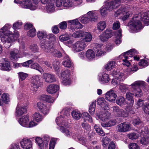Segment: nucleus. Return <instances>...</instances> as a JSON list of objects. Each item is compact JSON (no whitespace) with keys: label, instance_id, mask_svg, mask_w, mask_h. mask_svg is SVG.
<instances>
[{"label":"nucleus","instance_id":"nucleus-4","mask_svg":"<svg viewBox=\"0 0 149 149\" xmlns=\"http://www.w3.org/2000/svg\"><path fill=\"white\" fill-rule=\"evenodd\" d=\"M41 0H33L32 2L28 0L25 1H17L16 0H14V2L16 3H19L21 5L23 8H29L31 10H34L37 7L38 2Z\"/></svg>","mask_w":149,"mask_h":149},{"label":"nucleus","instance_id":"nucleus-32","mask_svg":"<svg viewBox=\"0 0 149 149\" xmlns=\"http://www.w3.org/2000/svg\"><path fill=\"white\" fill-rule=\"evenodd\" d=\"M58 125L60 126V131L64 133L65 135L68 137H70L72 134V132H70L68 129L65 128L63 126V125L59 124Z\"/></svg>","mask_w":149,"mask_h":149},{"label":"nucleus","instance_id":"nucleus-21","mask_svg":"<svg viewBox=\"0 0 149 149\" xmlns=\"http://www.w3.org/2000/svg\"><path fill=\"white\" fill-rule=\"evenodd\" d=\"M22 147L24 149H29L32 147V143L30 139L26 138L23 139L20 142Z\"/></svg>","mask_w":149,"mask_h":149},{"label":"nucleus","instance_id":"nucleus-51","mask_svg":"<svg viewBox=\"0 0 149 149\" xmlns=\"http://www.w3.org/2000/svg\"><path fill=\"white\" fill-rule=\"evenodd\" d=\"M97 102L98 105L101 107H105L107 105L106 102L103 97H101L98 99L97 100Z\"/></svg>","mask_w":149,"mask_h":149},{"label":"nucleus","instance_id":"nucleus-28","mask_svg":"<svg viewBox=\"0 0 149 149\" xmlns=\"http://www.w3.org/2000/svg\"><path fill=\"white\" fill-rule=\"evenodd\" d=\"M141 20L146 25H149V12L143 13L141 15Z\"/></svg>","mask_w":149,"mask_h":149},{"label":"nucleus","instance_id":"nucleus-29","mask_svg":"<svg viewBox=\"0 0 149 149\" xmlns=\"http://www.w3.org/2000/svg\"><path fill=\"white\" fill-rule=\"evenodd\" d=\"M86 56L87 59L89 60H93L95 56L94 52L91 49H89L86 51Z\"/></svg>","mask_w":149,"mask_h":149},{"label":"nucleus","instance_id":"nucleus-36","mask_svg":"<svg viewBox=\"0 0 149 149\" xmlns=\"http://www.w3.org/2000/svg\"><path fill=\"white\" fill-rule=\"evenodd\" d=\"M133 95H134L133 93H131L130 92H127L126 95V98L129 101V102L127 103H129L130 106L133 105L134 102L133 99Z\"/></svg>","mask_w":149,"mask_h":149},{"label":"nucleus","instance_id":"nucleus-26","mask_svg":"<svg viewBox=\"0 0 149 149\" xmlns=\"http://www.w3.org/2000/svg\"><path fill=\"white\" fill-rule=\"evenodd\" d=\"M1 94V92L0 91V95ZM1 99H0V105L2 106L3 104V102L6 103L10 101L9 95L7 93H3L1 96Z\"/></svg>","mask_w":149,"mask_h":149},{"label":"nucleus","instance_id":"nucleus-44","mask_svg":"<svg viewBox=\"0 0 149 149\" xmlns=\"http://www.w3.org/2000/svg\"><path fill=\"white\" fill-rule=\"evenodd\" d=\"M33 118L36 121L39 122L42 120L43 117L39 113H36L33 114Z\"/></svg>","mask_w":149,"mask_h":149},{"label":"nucleus","instance_id":"nucleus-8","mask_svg":"<svg viewBox=\"0 0 149 149\" xmlns=\"http://www.w3.org/2000/svg\"><path fill=\"white\" fill-rule=\"evenodd\" d=\"M61 113H63L65 116L63 117L62 115H60L59 117H57L56 119V122L58 125V124H60L63 125L65 126L67 124V120L65 116H69V112L68 110L63 109L61 112Z\"/></svg>","mask_w":149,"mask_h":149},{"label":"nucleus","instance_id":"nucleus-6","mask_svg":"<svg viewBox=\"0 0 149 149\" xmlns=\"http://www.w3.org/2000/svg\"><path fill=\"white\" fill-rule=\"evenodd\" d=\"M40 79L41 77L38 75L32 77L31 89L33 92L37 91L38 88L42 85V83L40 81Z\"/></svg>","mask_w":149,"mask_h":149},{"label":"nucleus","instance_id":"nucleus-5","mask_svg":"<svg viewBox=\"0 0 149 149\" xmlns=\"http://www.w3.org/2000/svg\"><path fill=\"white\" fill-rule=\"evenodd\" d=\"M137 54V51L134 49H132L127 51L119 56L120 58H122L123 63V64L126 65L127 67L129 66L130 63L129 62L130 60H129L130 57H132L136 54Z\"/></svg>","mask_w":149,"mask_h":149},{"label":"nucleus","instance_id":"nucleus-3","mask_svg":"<svg viewBox=\"0 0 149 149\" xmlns=\"http://www.w3.org/2000/svg\"><path fill=\"white\" fill-rule=\"evenodd\" d=\"M140 18V16L135 15L132 18L131 21L129 22L130 29L132 33L139 32L142 29L143 27L139 19Z\"/></svg>","mask_w":149,"mask_h":149},{"label":"nucleus","instance_id":"nucleus-46","mask_svg":"<svg viewBox=\"0 0 149 149\" xmlns=\"http://www.w3.org/2000/svg\"><path fill=\"white\" fill-rule=\"evenodd\" d=\"M125 100L124 97L122 96L119 97L117 98L116 100L117 104L121 106L123 105Z\"/></svg>","mask_w":149,"mask_h":149},{"label":"nucleus","instance_id":"nucleus-48","mask_svg":"<svg viewBox=\"0 0 149 149\" xmlns=\"http://www.w3.org/2000/svg\"><path fill=\"white\" fill-rule=\"evenodd\" d=\"M80 21L83 23L86 24L88 22L90 21V19L87 14L85 15L82 16L81 18Z\"/></svg>","mask_w":149,"mask_h":149},{"label":"nucleus","instance_id":"nucleus-11","mask_svg":"<svg viewBox=\"0 0 149 149\" xmlns=\"http://www.w3.org/2000/svg\"><path fill=\"white\" fill-rule=\"evenodd\" d=\"M86 46L84 41H78L73 45L72 50L74 52H79L84 50Z\"/></svg>","mask_w":149,"mask_h":149},{"label":"nucleus","instance_id":"nucleus-37","mask_svg":"<svg viewBox=\"0 0 149 149\" xmlns=\"http://www.w3.org/2000/svg\"><path fill=\"white\" fill-rule=\"evenodd\" d=\"M116 65V63L115 61H111L106 65L105 69L108 71L110 70L115 68Z\"/></svg>","mask_w":149,"mask_h":149},{"label":"nucleus","instance_id":"nucleus-52","mask_svg":"<svg viewBox=\"0 0 149 149\" xmlns=\"http://www.w3.org/2000/svg\"><path fill=\"white\" fill-rule=\"evenodd\" d=\"M128 87L127 85L124 84H120L119 89L122 93L125 92L128 90Z\"/></svg>","mask_w":149,"mask_h":149},{"label":"nucleus","instance_id":"nucleus-25","mask_svg":"<svg viewBox=\"0 0 149 149\" xmlns=\"http://www.w3.org/2000/svg\"><path fill=\"white\" fill-rule=\"evenodd\" d=\"M59 89V86L57 85L51 84L47 88V91L49 93H56Z\"/></svg>","mask_w":149,"mask_h":149},{"label":"nucleus","instance_id":"nucleus-13","mask_svg":"<svg viewBox=\"0 0 149 149\" xmlns=\"http://www.w3.org/2000/svg\"><path fill=\"white\" fill-rule=\"evenodd\" d=\"M68 22L70 26V29L72 31L75 29H78L83 27L82 25L77 19L69 20L68 21Z\"/></svg>","mask_w":149,"mask_h":149},{"label":"nucleus","instance_id":"nucleus-64","mask_svg":"<svg viewBox=\"0 0 149 149\" xmlns=\"http://www.w3.org/2000/svg\"><path fill=\"white\" fill-rule=\"evenodd\" d=\"M130 149H139V148L138 145L134 143H130L128 146Z\"/></svg>","mask_w":149,"mask_h":149},{"label":"nucleus","instance_id":"nucleus-16","mask_svg":"<svg viewBox=\"0 0 149 149\" xmlns=\"http://www.w3.org/2000/svg\"><path fill=\"white\" fill-rule=\"evenodd\" d=\"M117 95L115 92L112 89L108 91L105 95V99L110 102L115 101Z\"/></svg>","mask_w":149,"mask_h":149},{"label":"nucleus","instance_id":"nucleus-1","mask_svg":"<svg viewBox=\"0 0 149 149\" xmlns=\"http://www.w3.org/2000/svg\"><path fill=\"white\" fill-rule=\"evenodd\" d=\"M7 28L5 29V30H3L0 32V38L4 46L6 48H9L12 42L17 40L19 36V34L17 31H15L14 35L10 34V33L6 31Z\"/></svg>","mask_w":149,"mask_h":149},{"label":"nucleus","instance_id":"nucleus-27","mask_svg":"<svg viewBox=\"0 0 149 149\" xmlns=\"http://www.w3.org/2000/svg\"><path fill=\"white\" fill-rule=\"evenodd\" d=\"M64 60L63 62V65L65 67L70 68L72 66L73 63L70 61L68 56L66 55L64 57Z\"/></svg>","mask_w":149,"mask_h":149},{"label":"nucleus","instance_id":"nucleus-61","mask_svg":"<svg viewBox=\"0 0 149 149\" xmlns=\"http://www.w3.org/2000/svg\"><path fill=\"white\" fill-rule=\"evenodd\" d=\"M70 70L68 69L63 70L61 72V76L63 77H68V75L70 74Z\"/></svg>","mask_w":149,"mask_h":149},{"label":"nucleus","instance_id":"nucleus-62","mask_svg":"<svg viewBox=\"0 0 149 149\" xmlns=\"http://www.w3.org/2000/svg\"><path fill=\"white\" fill-rule=\"evenodd\" d=\"M62 83L64 85H67L70 84V80L68 77H63V79Z\"/></svg>","mask_w":149,"mask_h":149},{"label":"nucleus","instance_id":"nucleus-40","mask_svg":"<svg viewBox=\"0 0 149 149\" xmlns=\"http://www.w3.org/2000/svg\"><path fill=\"white\" fill-rule=\"evenodd\" d=\"M82 117L84 121H88L90 123L93 122L91 117L87 112H84L82 113Z\"/></svg>","mask_w":149,"mask_h":149},{"label":"nucleus","instance_id":"nucleus-43","mask_svg":"<svg viewBox=\"0 0 149 149\" xmlns=\"http://www.w3.org/2000/svg\"><path fill=\"white\" fill-rule=\"evenodd\" d=\"M95 107L96 102L95 101L91 102L89 108V111L91 115H93L94 114Z\"/></svg>","mask_w":149,"mask_h":149},{"label":"nucleus","instance_id":"nucleus-22","mask_svg":"<svg viewBox=\"0 0 149 149\" xmlns=\"http://www.w3.org/2000/svg\"><path fill=\"white\" fill-rule=\"evenodd\" d=\"M40 45L41 48L46 52H50V49L53 47V43L48 42L46 41L41 43Z\"/></svg>","mask_w":149,"mask_h":149},{"label":"nucleus","instance_id":"nucleus-35","mask_svg":"<svg viewBox=\"0 0 149 149\" xmlns=\"http://www.w3.org/2000/svg\"><path fill=\"white\" fill-rule=\"evenodd\" d=\"M50 52L52 55L54 57L61 58L62 56V55L60 52L55 49L53 47L50 49Z\"/></svg>","mask_w":149,"mask_h":149},{"label":"nucleus","instance_id":"nucleus-15","mask_svg":"<svg viewBox=\"0 0 149 149\" xmlns=\"http://www.w3.org/2000/svg\"><path fill=\"white\" fill-rule=\"evenodd\" d=\"M103 46L102 45L98 43H96L95 44L93 49L95 52L96 56H100L105 54L106 52L103 50Z\"/></svg>","mask_w":149,"mask_h":149},{"label":"nucleus","instance_id":"nucleus-9","mask_svg":"<svg viewBox=\"0 0 149 149\" xmlns=\"http://www.w3.org/2000/svg\"><path fill=\"white\" fill-rule=\"evenodd\" d=\"M112 109L113 113L116 117L126 118L129 116V113L127 111L120 109L117 106L113 107Z\"/></svg>","mask_w":149,"mask_h":149},{"label":"nucleus","instance_id":"nucleus-50","mask_svg":"<svg viewBox=\"0 0 149 149\" xmlns=\"http://www.w3.org/2000/svg\"><path fill=\"white\" fill-rule=\"evenodd\" d=\"M127 136L130 139L132 140L136 139L139 136L138 134L134 132L127 134Z\"/></svg>","mask_w":149,"mask_h":149},{"label":"nucleus","instance_id":"nucleus-30","mask_svg":"<svg viewBox=\"0 0 149 149\" xmlns=\"http://www.w3.org/2000/svg\"><path fill=\"white\" fill-rule=\"evenodd\" d=\"M90 21H96L97 19V15L95 11H91L87 13Z\"/></svg>","mask_w":149,"mask_h":149},{"label":"nucleus","instance_id":"nucleus-58","mask_svg":"<svg viewBox=\"0 0 149 149\" xmlns=\"http://www.w3.org/2000/svg\"><path fill=\"white\" fill-rule=\"evenodd\" d=\"M18 76L19 81H22L28 76V74L26 73L20 72L18 73Z\"/></svg>","mask_w":149,"mask_h":149},{"label":"nucleus","instance_id":"nucleus-54","mask_svg":"<svg viewBox=\"0 0 149 149\" xmlns=\"http://www.w3.org/2000/svg\"><path fill=\"white\" fill-rule=\"evenodd\" d=\"M60 63L58 61H54L53 63V65L54 68L57 74H58L59 72L60 68L58 66L59 64Z\"/></svg>","mask_w":149,"mask_h":149},{"label":"nucleus","instance_id":"nucleus-10","mask_svg":"<svg viewBox=\"0 0 149 149\" xmlns=\"http://www.w3.org/2000/svg\"><path fill=\"white\" fill-rule=\"evenodd\" d=\"M121 3L120 0H108L104 6L107 10H112L117 8Z\"/></svg>","mask_w":149,"mask_h":149},{"label":"nucleus","instance_id":"nucleus-38","mask_svg":"<svg viewBox=\"0 0 149 149\" xmlns=\"http://www.w3.org/2000/svg\"><path fill=\"white\" fill-rule=\"evenodd\" d=\"M41 99L49 102H53L55 100L54 98L52 97L49 95H42Z\"/></svg>","mask_w":149,"mask_h":149},{"label":"nucleus","instance_id":"nucleus-57","mask_svg":"<svg viewBox=\"0 0 149 149\" xmlns=\"http://www.w3.org/2000/svg\"><path fill=\"white\" fill-rule=\"evenodd\" d=\"M110 141V139L106 136L102 138V145L104 147H106Z\"/></svg>","mask_w":149,"mask_h":149},{"label":"nucleus","instance_id":"nucleus-34","mask_svg":"<svg viewBox=\"0 0 149 149\" xmlns=\"http://www.w3.org/2000/svg\"><path fill=\"white\" fill-rule=\"evenodd\" d=\"M82 38L86 42H90L92 38V36L89 32L83 31Z\"/></svg>","mask_w":149,"mask_h":149},{"label":"nucleus","instance_id":"nucleus-45","mask_svg":"<svg viewBox=\"0 0 149 149\" xmlns=\"http://www.w3.org/2000/svg\"><path fill=\"white\" fill-rule=\"evenodd\" d=\"M47 12L49 13H52L54 12L55 7L54 4L53 3H50L46 6Z\"/></svg>","mask_w":149,"mask_h":149},{"label":"nucleus","instance_id":"nucleus-41","mask_svg":"<svg viewBox=\"0 0 149 149\" xmlns=\"http://www.w3.org/2000/svg\"><path fill=\"white\" fill-rule=\"evenodd\" d=\"M56 36L53 34H50L47 35L46 41L48 42L52 43L56 40Z\"/></svg>","mask_w":149,"mask_h":149},{"label":"nucleus","instance_id":"nucleus-18","mask_svg":"<svg viewBox=\"0 0 149 149\" xmlns=\"http://www.w3.org/2000/svg\"><path fill=\"white\" fill-rule=\"evenodd\" d=\"M130 125L125 123H121L117 126V131L120 132H125L130 130Z\"/></svg>","mask_w":149,"mask_h":149},{"label":"nucleus","instance_id":"nucleus-7","mask_svg":"<svg viewBox=\"0 0 149 149\" xmlns=\"http://www.w3.org/2000/svg\"><path fill=\"white\" fill-rule=\"evenodd\" d=\"M19 51L15 49H14L13 50L11 51L10 52V55L12 58L14 59H16L17 58V55L18 53L23 52V54L25 56H27L28 55V54L26 52H24V51H26V49L25 48V44L23 42L21 43L19 47Z\"/></svg>","mask_w":149,"mask_h":149},{"label":"nucleus","instance_id":"nucleus-20","mask_svg":"<svg viewBox=\"0 0 149 149\" xmlns=\"http://www.w3.org/2000/svg\"><path fill=\"white\" fill-rule=\"evenodd\" d=\"M38 108L43 114L46 115L49 112V106L45 105L43 103L40 102L37 104Z\"/></svg>","mask_w":149,"mask_h":149},{"label":"nucleus","instance_id":"nucleus-53","mask_svg":"<svg viewBox=\"0 0 149 149\" xmlns=\"http://www.w3.org/2000/svg\"><path fill=\"white\" fill-rule=\"evenodd\" d=\"M149 64V60H146L145 59H142L140 61L139 63V65L140 66L146 67L148 66Z\"/></svg>","mask_w":149,"mask_h":149},{"label":"nucleus","instance_id":"nucleus-63","mask_svg":"<svg viewBox=\"0 0 149 149\" xmlns=\"http://www.w3.org/2000/svg\"><path fill=\"white\" fill-rule=\"evenodd\" d=\"M72 3L69 0H65L63 2V6L66 7H69L72 6Z\"/></svg>","mask_w":149,"mask_h":149},{"label":"nucleus","instance_id":"nucleus-56","mask_svg":"<svg viewBox=\"0 0 149 149\" xmlns=\"http://www.w3.org/2000/svg\"><path fill=\"white\" fill-rule=\"evenodd\" d=\"M83 31H78L74 32L72 35V36L75 38H79L81 37H82L83 33Z\"/></svg>","mask_w":149,"mask_h":149},{"label":"nucleus","instance_id":"nucleus-47","mask_svg":"<svg viewBox=\"0 0 149 149\" xmlns=\"http://www.w3.org/2000/svg\"><path fill=\"white\" fill-rule=\"evenodd\" d=\"M47 35L46 32L42 31H38L37 34L38 38L40 40L46 38Z\"/></svg>","mask_w":149,"mask_h":149},{"label":"nucleus","instance_id":"nucleus-55","mask_svg":"<svg viewBox=\"0 0 149 149\" xmlns=\"http://www.w3.org/2000/svg\"><path fill=\"white\" fill-rule=\"evenodd\" d=\"M102 34L108 39L111 38L113 35L111 31L108 29H107Z\"/></svg>","mask_w":149,"mask_h":149},{"label":"nucleus","instance_id":"nucleus-2","mask_svg":"<svg viewBox=\"0 0 149 149\" xmlns=\"http://www.w3.org/2000/svg\"><path fill=\"white\" fill-rule=\"evenodd\" d=\"M146 85V83L143 81H136L130 85L132 88L131 91L135 97H141L143 95V93L140 87H145Z\"/></svg>","mask_w":149,"mask_h":149},{"label":"nucleus","instance_id":"nucleus-60","mask_svg":"<svg viewBox=\"0 0 149 149\" xmlns=\"http://www.w3.org/2000/svg\"><path fill=\"white\" fill-rule=\"evenodd\" d=\"M36 34V31L35 28H32L27 32V35L29 36L33 37Z\"/></svg>","mask_w":149,"mask_h":149},{"label":"nucleus","instance_id":"nucleus-33","mask_svg":"<svg viewBox=\"0 0 149 149\" xmlns=\"http://www.w3.org/2000/svg\"><path fill=\"white\" fill-rule=\"evenodd\" d=\"M121 30H119L116 31L115 33V35L116 38L115 41V42L117 45L120 44L121 42Z\"/></svg>","mask_w":149,"mask_h":149},{"label":"nucleus","instance_id":"nucleus-23","mask_svg":"<svg viewBox=\"0 0 149 149\" xmlns=\"http://www.w3.org/2000/svg\"><path fill=\"white\" fill-rule=\"evenodd\" d=\"M43 76L46 82L50 83L56 81L55 75L54 74L46 73L43 74Z\"/></svg>","mask_w":149,"mask_h":149},{"label":"nucleus","instance_id":"nucleus-42","mask_svg":"<svg viewBox=\"0 0 149 149\" xmlns=\"http://www.w3.org/2000/svg\"><path fill=\"white\" fill-rule=\"evenodd\" d=\"M106 26V22L104 21H100L97 24V28L99 31H102L105 29Z\"/></svg>","mask_w":149,"mask_h":149},{"label":"nucleus","instance_id":"nucleus-59","mask_svg":"<svg viewBox=\"0 0 149 149\" xmlns=\"http://www.w3.org/2000/svg\"><path fill=\"white\" fill-rule=\"evenodd\" d=\"M30 67L35 69H36L40 72L42 71V70L41 68L37 63H34L31 65Z\"/></svg>","mask_w":149,"mask_h":149},{"label":"nucleus","instance_id":"nucleus-19","mask_svg":"<svg viewBox=\"0 0 149 149\" xmlns=\"http://www.w3.org/2000/svg\"><path fill=\"white\" fill-rule=\"evenodd\" d=\"M97 116L99 118L104 121L109 118L110 113L109 111L104 110L100 113H97Z\"/></svg>","mask_w":149,"mask_h":149},{"label":"nucleus","instance_id":"nucleus-24","mask_svg":"<svg viewBox=\"0 0 149 149\" xmlns=\"http://www.w3.org/2000/svg\"><path fill=\"white\" fill-rule=\"evenodd\" d=\"M29 118V116L28 115L22 116L19 119L18 122L20 125L23 127H26L28 126Z\"/></svg>","mask_w":149,"mask_h":149},{"label":"nucleus","instance_id":"nucleus-12","mask_svg":"<svg viewBox=\"0 0 149 149\" xmlns=\"http://www.w3.org/2000/svg\"><path fill=\"white\" fill-rule=\"evenodd\" d=\"M112 74L114 78L112 80L111 83L114 85H117L121 81L123 74L116 71H113Z\"/></svg>","mask_w":149,"mask_h":149},{"label":"nucleus","instance_id":"nucleus-49","mask_svg":"<svg viewBox=\"0 0 149 149\" xmlns=\"http://www.w3.org/2000/svg\"><path fill=\"white\" fill-rule=\"evenodd\" d=\"M40 149L43 148L44 142L42 139L40 137H37L35 139Z\"/></svg>","mask_w":149,"mask_h":149},{"label":"nucleus","instance_id":"nucleus-31","mask_svg":"<svg viewBox=\"0 0 149 149\" xmlns=\"http://www.w3.org/2000/svg\"><path fill=\"white\" fill-rule=\"evenodd\" d=\"M110 80L109 75L105 73H103L101 77L99 78L100 82L102 84L108 83Z\"/></svg>","mask_w":149,"mask_h":149},{"label":"nucleus","instance_id":"nucleus-39","mask_svg":"<svg viewBox=\"0 0 149 149\" xmlns=\"http://www.w3.org/2000/svg\"><path fill=\"white\" fill-rule=\"evenodd\" d=\"M71 115L72 117L77 120L79 119L82 116V114L79 111H73L71 113Z\"/></svg>","mask_w":149,"mask_h":149},{"label":"nucleus","instance_id":"nucleus-14","mask_svg":"<svg viewBox=\"0 0 149 149\" xmlns=\"http://www.w3.org/2000/svg\"><path fill=\"white\" fill-rule=\"evenodd\" d=\"M0 62L1 70L9 71L11 69L10 62L7 58H5L2 59Z\"/></svg>","mask_w":149,"mask_h":149},{"label":"nucleus","instance_id":"nucleus-17","mask_svg":"<svg viewBox=\"0 0 149 149\" xmlns=\"http://www.w3.org/2000/svg\"><path fill=\"white\" fill-rule=\"evenodd\" d=\"M27 108L25 106H22L18 104L16 109L15 115L16 117H19L26 113Z\"/></svg>","mask_w":149,"mask_h":149}]
</instances>
